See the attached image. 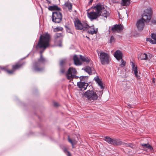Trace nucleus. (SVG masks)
<instances>
[{"instance_id": "f257e3e1", "label": "nucleus", "mask_w": 156, "mask_h": 156, "mask_svg": "<svg viewBox=\"0 0 156 156\" xmlns=\"http://www.w3.org/2000/svg\"><path fill=\"white\" fill-rule=\"evenodd\" d=\"M152 11L151 8L147 9L144 11L142 18L138 21L136 26L139 30H142L144 27V22H148L151 19Z\"/></svg>"}, {"instance_id": "f03ea898", "label": "nucleus", "mask_w": 156, "mask_h": 156, "mask_svg": "<svg viewBox=\"0 0 156 156\" xmlns=\"http://www.w3.org/2000/svg\"><path fill=\"white\" fill-rule=\"evenodd\" d=\"M51 39L50 35L48 33L41 35L37 44L36 46L38 48L46 49L49 45V42Z\"/></svg>"}, {"instance_id": "7ed1b4c3", "label": "nucleus", "mask_w": 156, "mask_h": 156, "mask_svg": "<svg viewBox=\"0 0 156 156\" xmlns=\"http://www.w3.org/2000/svg\"><path fill=\"white\" fill-rule=\"evenodd\" d=\"M93 9L98 14L99 16L102 17H107L109 15V12H107L103 5L98 4L93 8Z\"/></svg>"}, {"instance_id": "20e7f679", "label": "nucleus", "mask_w": 156, "mask_h": 156, "mask_svg": "<svg viewBox=\"0 0 156 156\" xmlns=\"http://www.w3.org/2000/svg\"><path fill=\"white\" fill-rule=\"evenodd\" d=\"M42 52L41 51H40V57L38 59L37 62L34 63V64L33 68L35 72H41L44 69V68L41 66L45 63L46 60L43 57Z\"/></svg>"}, {"instance_id": "39448f33", "label": "nucleus", "mask_w": 156, "mask_h": 156, "mask_svg": "<svg viewBox=\"0 0 156 156\" xmlns=\"http://www.w3.org/2000/svg\"><path fill=\"white\" fill-rule=\"evenodd\" d=\"M98 54L99 56L100 61L102 65H105L109 63L111 59L110 56L108 53L102 51L98 53Z\"/></svg>"}, {"instance_id": "423d86ee", "label": "nucleus", "mask_w": 156, "mask_h": 156, "mask_svg": "<svg viewBox=\"0 0 156 156\" xmlns=\"http://www.w3.org/2000/svg\"><path fill=\"white\" fill-rule=\"evenodd\" d=\"M83 96L88 100L93 101L98 99V96L96 93L92 90H88L85 92Z\"/></svg>"}, {"instance_id": "0eeeda50", "label": "nucleus", "mask_w": 156, "mask_h": 156, "mask_svg": "<svg viewBox=\"0 0 156 156\" xmlns=\"http://www.w3.org/2000/svg\"><path fill=\"white\" fill-rule=\"evenodd\" d=\"M62 14L59 11H55L52 12V21L55 23H60L62 19Z\"/></svg>"}, {"instance_id": "6e6552de", "label": "nucleus", "mask_w": 156, "mask_h": 156, "mask_svg": "<svg viewBox=\"0 0 156 156\" xmlns=\"http://www.w3.org/2000/svg\"><path fill=\"white\" fill-rule=\"evenodd\" d=\"M75 27L76 30H85L86 27L87 26V24L86 21L81 22L79 19L76 20L74 21Z\"/></svg>"}, {"instance_id": "1a4fd4ad", "label": "nucleus", "mask_w": 156, "mask_h": 156, "mask_svg": "<svg viewBox=\"0 0 156 156\" xmlns=\"http://www.w3.org/2000/svg\"><path fill=\"white\" fill-rule=\"evenodd\" d=\"M62 34L61 33H56L54 36V42L55 44L59 47H62Z\"/></svg>"}, {"instance_id": "9d476101", "label": "nucleus", "mask_w": 156, "mask_h": 156, "mask_svg": "<svg viewBox=\"0 0 156 156\" xmlns=\"http://www.w3.org/2000/svg\"><path fill=\"white\" fill-rule=\"evenodd\" d=\"M123 29V27L121 24L115 25L112 27L111 30L113 33L119 32Z\"/></svg>"}, {"instance_id": "9b49d317", "label": "nucleus", "mask_w": 156, "mask_h": 156, "mask_svg": "<svg viewBox=\"0 0 156 156\" xmlns=\"http://www.w3.org/2000/svg\"><path fill=\"white\" fill-rule=\"evenodd\" d=\"M87 16L91 20L96 19L100 16L97 12L94 10V9H93V11L87 13Z\"/></svg>"}, {"instance_id": "f8f14e48", "label": "nucleus", "mask_w": 156, "mask_h": 156, "mask_svg": "<svg viewBox=\"0 0 156 156\" xmlns=\"http://www.w3.org/2000/svg\"><path fill=\"white\" fill-rule=\"evenodd\" d=\"M85 30H87L89 34H96L98 31L97 28H95L94 26H89L88 24L87 26L86 27Z\"/></svg>"}, {"instance_id": "ddd939ff", "label": "nucleus", "mask_w": 156, "mask_h": 156, "mask_svg": "<svg viewBox=\"0 0 156 156\" xmlns=\"http://www.w3.org/2000/svg\"><path fill=\"white\" fill-rule=\"evenodd\" d=\"M77 85L81 90L83 91L87 89L88 84L85 82L79 81L77 83Z\"/></svg>"}, {"instance_id": "4468645a", "label": "nucleus", "mask_w": 156, "mask_h": 156, "mask_svg": "<svg viewBox=\"0 0 156 156\" xmlns=\"http://www.w3.org/2000/svg\"><path fill=\"white\" fill-rule=\"evenodd\" d=\"M66 62V59H64L61 60L60 66L61 69V72L63 73H64L65 70V65Z\"/></svg>"}, {"instance_id": "2eb2a0df", "label": "nucleus", "mask_w": 156, "mask_h": 156, "mask_svg": "<svg viewBox=\"0 0 156 156\" xmlns=\"http://www.w3.org/2000/svg\"><path fill=\"white\" fill-rule=\"evenodd\" d=\"M138 58L139 60H147L150 58V56L146 54L141 53L138 55Z\"/></svg>"}, {"instance_id": "dca6fc26", "label": "nucleus", "mask_w": 156, "mask_h": 156, "mask_svg": "<svg viewBox=\"0 0 156 156\" xmlns=\"http://www.w3.org/2000/svg\"><path fill=\"white\" fill-rule=\"evenodd\" d=\"M114 56L118 60H120L122 59V54L121 51L119 50H117L115 52Z\"/></svg>"}, {"instance_id": "f3484780", "label": "nucleus", "mask_w": 156, "mask_h": 156, "mask_svg": "<svg viewBox=\"0 0 156 156\" xmlns=\"http://www.w3.org/2000/svg\"><path fill=\"white\" fill-rule=\"evenodd\" d=\"M85 71L90 75L94 74L95 71L93 68H91L89 66H86L83 69Z\"/></svg>"}, {"instance_id": "a211bd4d", "label": "nucleus", "mask_w": 156, "mask_h": 156, "mask_svg": "<svg viewBox=\"0 0 156 156\" xmlns=\"http://www.w3.org/2000/svg\"><path fill=\"white\" fill-rule=\"evenodd\" d=\"M74 64L76 66H80L82 64V62L79 59L76 55L74 56L73 58Z\"/></svg>"}, {"instance_id": "6ab92c4d", "label": "nucleus", "mask_w": 156, "mask_h": 156, "mask_svg": "<svg viewBox=\"0 0 156 156\" xmlns=\"http://www.w3.org/2000/svg\"><path fill=\"white\" fill-rule=\"evenodd\" d=\"M75 137L74 138H69V142L72 145L73 148L75 147V145L77 144V141L76 140L77 137L76 135H74Z\"/></svg>"}, {"instance_id": "aec40b11", "label": "nucleus", "mask_w": 156, "mask_h": 156, "mask_svg": "<svg viewBox=\"0 0 156 156\" xmlns=\"http://www.w3.org/2000/svg\"><path fill=\"white\" fill-rule=\"evenodd\" d=\"M80 59L82 62H85L86 64H88L91 61L90 58L86 56H83L81 55H80Z\"/></svg>"}, {"instance_id": "412c9836", "label": "nucleus", "mask_w": 156, "mask_h": 156, "mask_svg": "<svg viewBox=\"0 0 156 156\" xmlns=\"http://www.w3.org/2000/svg\"><path fill=\"white\" fill-rule=\"evenodd\" d=\"M48 9L50 11H61V9L58 7L56 5H54L53 6H50L48 7Z\"/></svg>"}, {"instance_id": "4be33fe9", "label": "nucleus", "mask_w": 156, "mask_h": 156, "mask_svg": "<svg viewBox=\"0 0 156 156\" xmlns=\"http://www.w3.org/2000/svg\"><path fill=\"white\" fill-rule=\"evenodd\" d=\"M132 64V67L133 70L134 72V73L136 77L137 78L139 77L140 76L138 75L137 68L136 66H135V64L133 62H131Z\"/></svg>"}, {"instance_id": "5701e85b", "label": "nucleus", "mask_w": 156, "mask_h": 156, "mask_svg": "<svg viewBox=\"0 0 156 156\" xmlns=\"http://www.w3.org/2000/svg\"><path fill=\"white\" fill-rule=\"evenodd\" d=\"M76 71L75 68L73 67H71L69 68V80L70 79V77L71 75L72 74H75L76 73Z\"/></svg>"}, {"instance_id": "b1692460", "label": "nucleus", "mask_w": 156, "mask_h": 156, "mask_svg": "<svg viewBox=\"0 0 156 156\" xmlns=\"http://www.w3.org/2000/svg\"><path fill=\"white\" fill-rule=\"evenodd\" d=\"M104 140L108 142V144L113 145L114 139H112L109 136H105Z\"/></svg>"}, {"instance_id": "393cba45", "label": "nucleus", "mask_w": 156, "mask_h": 156, "mask_svg": "<svg viewBox=\"0 0 156 156\" xmlns=\"http://www.w3.org/2000/svg\"><path fill=\"white\" fill-rule=\"evenodd\" d=\"M140 145L144 149L147 148L151 150H152L153 149L152 146L148 144H141Z\"/></svg>"}, {"instance_id": "a878e982", "label": "nucleus", "mask_w": 156, "mask_h": 156, "mask_svg": "<svg viewBox=\"0 0 156 156\" xmlns=\"http://www.w3.org/2000/svg\"><path fill=\"white\" fill-rule=\"evenodd\" d=\"M25 64L24 62L21 64H17L12 66V69L14 71L17 69L21 67L23 65Z\"/></svg>"}, {"instance_id": "bb28decb", "label": "nucleus", "mask_w": 156, "mask_h": 156, "mask_svg": "<svg viewBox=\"0 0 156 156\" xmlns=\"http://www.w3.org/2000/svg\"><path fill=\"white\" fill-rule=\"evenodd\" d=\"M113 145L114 146L120 145L122 144V142L119 140L114 139Z\"/></svg>"}, {"instance_id": "cd10ccee", "label": "nucleus", "mask_w": 156, "mask_h": 156, "mask_svg": "<svg viewBox=\"0 0 156 156\" xmlns=\"http://www.w3.org/2000/svg\"><path fill=\"white\" fill-rule=\"evenodd\" d=\"M62 8L64 11L67 12L68 9V0L65 2L64 4L62 5Z\"/></svg>"}, {"instance_id": "c85d7f7f", "label": "nucleus", "mask_w": 156, "mask_h": 156, "mask_svg": "<svg viewBox=\"0 0 156 156\" xmlns=\"http://www.w3.org/2000/svg\"><path fill=\"white\" fill-rule=\"evenodd\" d=\"M122 2L121 5L122 6H127L129 5L130 0H122Z\"/></svg>"}, {"instance_id": "c756f323", "label": "nucleus", "mask_w": 156, "mask_h": 156, "mask_svg": "<svg viewBox=\"0 0 156 156\" xmlns=\"http://www.w3.org/2000/svg\"><path fill=\"white\" fill-rule=\"evenodd\" d=\"M122 144L125 146L130 147L133 148H134L135 147L134 145L130 143H122Z\"/></svg>"}, {"instance_id": "7c9ffc66", "label": "nucleus", "mask_w": 156, "mask_h": 156, "mask_svg": "<svg viewBox=\"0 0 156 156\" xmlns=\"http://www.w3.org/2000/svg\"><path fill=\"white\" fill-rule=\"evenodd\" d=\"M62 29L63 28L62 27H58L55 28H54L53 29V31L54 32H57L59 31H62Z\"/></svg>"}, {"instance_id": "2f4dec72", "label": "nucleus", "mask_w": 156, "mask_h": 156, "mask_svg": "<svg viewBox=\"0 0 156 156\" xmlns=\"http://www.w3.org/2000/svg\"><path fill=\"white\" fill-rule=\"evenodd\" d=\"M75 74L71 75L70 77V79L69 80V82H70L71 80H72L73 78H74L76 79H78L79 77L78 76H75Z\"/></svg>"}, {"instance_id": "473e14b6", "label": "nucleus", "mask_w": 156, "mask_h": 156, "mask_svg": "<svg viewBox=\"0 0 156 156\" xmlns=\"http://www.w3.org/2000/svg\"><path fill=\"white\" fill-rule=\"evenodd\" d=\"M62 149L64 153H66L67 156H68V151L66 147H64Z\"/></svg>"}, {"instance_id": "72a5a7b5", "label": "nucleus", "mask_w": 156, "mask_h": 156, "mask_svg": "<svg viewBox=\"0 0 156 156\" xmlns=\"http://www.w3.org/2000/svg\"><path fill=\"white\" fill-rule=\"evenodd\" d=\"M87 78L86 76H82L80 77V81L82 82V81H84Z\"/></svg>"}, {"instance_id": "f704fd0d", "label": "nucleus", "mask_w": 156, "mask_h": 156, "mask_svg": "<svg viewBox=\"0 0 156 156\" xmlns=\"http://www.w3.org/2000/svg\"><path fill=\"white\" fill-rule=\"evenodd\" d=\"M97 83H98V85L101 87V88L103 89L104 88L103 86V83L101 80L98 82Z\"/></svg>"}, {"instance_id": "c9c22d12", "label": "nucleus", "mask_w": 156, "mask_h": 156, "mask_svg": "<svg viewBox=\"0 0 156 156\" xmlns=\"http://www.w3.org/2000/svg\"><path fill=\"white\" fill-rule=\"evenodd\" d=\"M151 37L155 41V43L156 44V34H152L151 35Z\"/></svg>"}, {"instance_id": "e433bc0d", "label": "nucleus", "mask_w": 156, "mask_h": 156, "mask_svg": "<svg viewBox=\"0 0 156 156\" xmlns=\"http://www.w3.org/2000/svg\"><path fill=\"white\" fill-rule=\"evenodd\" d=\"M122 63L120 65V66H121L122 67H123L125 66L126 64V62L124 61L122 59H121Z\"/></svg>"}, {"instance_id": "4c0bfd02", "label": "nucleus", "mask_w": 156, "mask_h": 156, "mask_svg": "<svg viewBox=\"0 0 156 156\" xmlns=\"http://www.w3.org/2000/svg\"><path fill=\"white\" fill-rule=\"evenodd\" d=\"M115 38L113 36H111L110 38V42L112 43L115 41Z\"/></svg>"}, {"instance_id": "58836bf2", "label": "nucleus", "mask_w": 156, "mask_h": 156, "mask_svg": "<svg viewBox=\"0 0 156 156\" xmlns=\"http://www.w3.org/2000/svg\"><path fill=\"white\" fill-rule=\"evenodd\" d=\"M1 70H2L3 71H4L6 72L8 69H7V68L6 67H1Z\"/></svg>"}, {"instance_id": "ea45409f", "label": "nucleus", "mask_w": 156, "mask_h": 156, "mask_svg": "<svg viewBox=\"0 0 156 156\" xmlns=\"http://www.w3.org/2000/svg\"><path fill=\"white\" fill-rule=\"evenodd\" d=\"M94 80H95V81L97 82V83L100 80L98 76H97L94 78Z\"/></svg>"}, {"instance_id": "a19ab883", "label": "nucleus", "mask_w": 156, "mask_h": 156, "mask_svg": "<svg viewBox=\"0 0 156 156\" xmlns=\"http://www.w3.org/2000/svg\"><path fill=\"white\" fill-rule=\"evenodd\" d=\"M14 71L13 70H9L8 69L6 72V73L9 74H12L13 73Z\"/></svg>"}, {"instance_id": "79ce46f5", "label": "nucleus", "mask_w": 156, "mask_h": 156, "mask_svg": "<svg viewBox=\"0 0 156 156\" xmlns=\"http://www.w3.org/2000/svg\"><path fill=\"white\" fill-rule=\"evenodd\" d=\"M53 105L54 107H57L59 106V105L58 103L54 102L53 103Z\"/></svg>"}, {"instance_id": "37998d69", "label": "nucleus", "mask_w": 156, "mask_h": 156, "mask_svg": "<svg viewBox=\"0 0 156 156\" xmlns=\"http://www.w3.org/2000/svg\"><path fill=\"white\" fill-rule=\"evenodd\" d=\"M72 5L71 3H69V10L70 12V10L72 8Z\"/></svg>"}, {"instance_id": "c03bdc74", "label": "nucleus", "mask_w": 156, "mask_h": 156, "mask_svg": "<svg viewBox=\"0 0 156 156\" xmlns=\"http://www.w3.org/2000/svg\"><path fill=\"white\" fill-rule=\"evenodd\" d=\"M66 76L67 79L68 80V69L66 73Z\"/></svg>"}, {"instance_id": "a18cd8bd", "label": "nucleus", "mask_w": 156, "mask_h": 156, "mask_svg": "<svg viewBox=\"0 0 156 156\" xmlns=\"http://www.w3.org/2000/svg\"><path fill=\"white\" fill-rule=\"evenodd\" d=\"M149 42L151 43L152 44H156L155 41H154L151 39V40H150V41Z\"/></svg>"}, {"instance_id": "49530a36", "label": "nucleus", "mask_w": 156, "mask_h": 156, "mask_svg": "<svg viewBox=\"0 0 156 156\" xmlns=\"http://www.w3.org/2000/svg\"><path fill=\"white\" fill-rule=\"evenodd\" d=\"M93 0H90V1L89 2V3H88V4L89 5H90V4L91 5V3L93 2Z\"/></svg>"}, {"instance_id": "de8ad7c7", "label": "nucleus", "mask_w": 156, "mask_h": 156, "mask_svg": "<svg viewBox=\"0 0 156 156\" xmlns=\"http://www.w3.org/2000/svg\"><path fill=\"white\" fill-rule=\"evenodd\" d=\"M151 39L150 38H147V41H149V42H150V40H151Z\"/></svg>"}, {"instance_id": "09e8293b", "label": "nucleus", "mask_w": 156, "mask_h": 156, "mask_svg": "<svg viewBox=\"0 0 156 156\" xmlns=\"http://www.w3.org/2000/svg\"><path fill=\"white\" fill-rule=\"evenodd\" d=\"M65 27L66 29V30H68V27L66 26H65Z\"/></svg>"}, {"instance_id": "8fccbe9b", "label": "nucleus", "mask_w": 156, "mask_h": 156, "mask_svg": "<svg viewBox=\"0 0 156 156\" xmlns=\"http://www.w3.org/2000/svg\"><path fill=\"white\" fill-rule=\"evenodd\" d=\"M153 23H156V20H154L153 21Z\"/></svg>"}, {"instance_id": "3c124183", "label": "nucleus", "mask_w": 156, "mask_h": 156, "mask_svg": "<svg viewBox=\"0 0 156 156\" xmlns=\"http://www.w3.org/2000/svg\"><path fill=\"white\" fill-rule=\"evenodd\" d=\"M153 82L154 83V79H153Z\"/></svg>"}, {"instance_id": "603ef678", "label": "nucleus", "mask_w": 156, "mask_h": 156, "mask_svg": "<svg viewBox=\"0 0 156 156\" xmlns=\"http://www.w3.org/2000/svg\"><path fill=\"white\" fill-rule=\"evenodd\" d=\"M69 156H70L71 154H70L69 153Z\"/></svg>"}, {"instance_id": "864d4df0", "label": "nucleus", "mask_w": 156, "mask_h": 156, "mask_svg": "<svg viewBox=\"0 0 156 156\" xmlns=\"http://www.w3.org/2000/svg\"><path fill=\"white\" fill-rule=\"evenodd\" d=\"M48 2L49 3H51V2L49 1H48Z\"/></svg>"}, {"instance_id": "5fc2aeb1", "label": "nucleus", "mask_w": 156, "mask_h": 156, "mask_svg": "<svg viewBox=\"0 0 156 156\" xmlns=\"http://www.w3.org/2000/svg\"><path fill=\"white\" fill-rule=\"evenodd\" d=\"M87 37V38H88V39H90L89 38V37Z\"/></svg>"}, {"instance_id": "6e6d98bb", "label": "nucleus", "mask_w": 156, "mask_h": 156, "mask_svg": "<svg viewBox=\"0 0 156 156\" xmlns=\"http://www.w3.org/2000/svg\"><path fill=\"white\" fill-rule=\"evenodd\" d=\"M67 139L68 140V137Z\"/></svg>"}, {"instance_id": "4d7b16f0", "label": "nucleus", "mask_w": 156, "mask_h": 156, "mask_svg": "<svg viewBox=\"0 0 156 156\" xmlns=\"http://www.w3.org/2000/svg\"><path fill=\"white\" fill-rule=\"evenodd\" d=\"M74 11H75V12H76V10H74Z\"/></svg>"}, {"instance_id": "13d9d810", "label": "nucleus", "mask_w": 156, "mask_h": 156, "mask_svg": "<svg viewBox=\"0 0 156 156\" xmlns=\"http://www.w3.org/2000/svg\"><path fill=\"white\" fill-rule=\"evenodd\" d=\"M129 106H130V105H128Z\"/></svg>"}, {"instance_id": "bf43d9fd", "label": "nucleus", "mask_w": 156, "mask_h": 156, "mask_svg": "<svg viewBox=\"0 0 156 156\" xmlns=\"http://www.w3.org/2000/svg\"><path fill=\"white\" fill-rule=\"evenodd\" d=\"M46 1H48V0H46Z\"/></svg>"}]
</instances>
